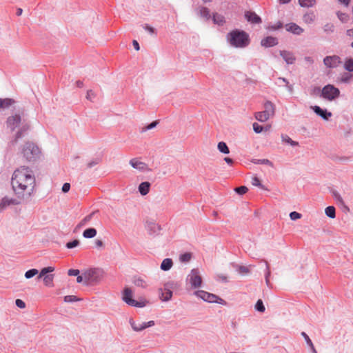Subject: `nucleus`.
Returning a JSON list of instances; mask_svg holds the SVG:
<instances>
[{
    "label": "nucleus",
    "instance_id": "1",
    "mask_svg": "<svg viewBox=\"0 0 353 353\" xmlns=\"http://www.w3.org/2000/svg\"><path fill=\"white\" fill-rule=\"evenodd\" d=\"M11 185L18 199H24L26 195L30 196L35 185L32 170L26 166L17 169L12 174Z\"/></svg>",
    "mask_w": 353,
    "mask_h": 353
},
{
    "label": "nucleus",
    "instance_id": "2",
    "mask_svg": "<svg viewBox=\"0 0 353 353\" xmlns=\"http://www.w3.org/2000/svg\"><path fill=\"white\" fill-rule=\"evenodd\" d=\"M6 125L11 131L18 128L14 139L12 141V143H16L19 139L23 137L30 128L29 121L22 117L19 113H15L8 117L6 120Z\"/></svg>",
    "mask_w": 353,
    "mask_h": 353
},
{
    "label": "nucleus",
    "instance_id": "3",
    "mask_svg": "<svg viewBox=\"0 0 353 353\" xmlns=\"http://www.w3.org/2000/svg\"><path fill=\"white\" fill-rule=\"evenodd\" d=\"M226 39L230 46L235 48H245L250 43L249 34L244 30L239 29L228 32Z\"/></svg>",
    "mask_w": 353,
    "mask_h": 353
},
{
    "label": "nucleus",
    "instance_id": "4",
    "mask_svg": "<svg viewBox=\"0 0 353 353\" xmlns=\"http://www.w3.org/2000/svg\"><path fill=\"white\" fill-rule=\"evenodd\" d=\"M104 272L100 268H91L83 272L84 283H97L103 278Z\"/></svg>",
    "mask_w": 353,
    "mask_h": 353
},
{
    "label": "nucleus",
    "instance_id": "5",
    "mask_svg": "<svg viewBox=\"0 0 353 353\" xmlns=\"http://www.w3.org/2000/svg\"><path fill=\"white\" fill-rule=\"evenodd\" d=\"M39 153L40 150L38 146L31 142L26 143L22 149L23 156L28 161H35Z\"/></svg>",
    "mask_w": 353,
    "mask_h": 353
},
{
    "label": "nucleus",
    "instance_id": "6",
    "mask_svg": "<svg viewBox=\"0 0 353 353\" xmlns=\"http://www.w3.org/2000/svg\"><path fill=\"white\" fill-rule=\"evenodd\" d=\"M340 96L339 88L332 84L325 85L321 92L320 97L328 101H334Z\"/></svg>",
    "mask_w": 353,
    "mask_h": 353
},
{
    "label": "nucleus",
    "instance_id": "7",
    "mask_svg": "<svg viewBox=\"0 0 353 353\" xmlns=\"http://www.w3.org/2000/svg\"><path fill=\"white\" fill-rule=\"evenodd\" d=\"M123 301L130 306L143 307L146 305L145 301H136L132 299V291L129 288H125L122 296Z\"/></svg>",
    "mask_w": 353,
    "mask_h": 353
},
{
    "label": "nucleus",
    "instance_id": "8",
    "mask_svg": "<svg viewBox=\"0 0 353 353\" xmlns=\"http://www.w3.org/2000/svg\"><path fill=\"white\" fill-rule=\"evenodd\" d=\"M194 294L197 297L208 303H216L221 305L225 303V301L219 296L204 290H197L194 292Z\"/></svg>",
    "mask_w": 353,
    "mask_h": 353
},
{
    "label": "nucleus",
    "instance_id": "9",
    "mask_svg": "<svg viewBox=\"0 0 353 353\" xmlns=\"http://www.w3.org/2000/svg\"><path fill=\"white\" fill-rule=\"evenodd\" d=\"M186 281L190 283L192 288H199L202 283V279L198 269H192L188 275Z\"/></svg>",
    "mask_w": 353,
    "mask_h": 353
},
{
    "label": "nucleus",
    "instance_id": "10",
    "mask_svg": "<svg viewBox=\"0 0 353 353\" xmlns=\"http://www.w3.org/2000/svg\"><path fill=\"white\" fill-rule=\"evenodd\" d=\"M341 63V58L337 55L327 56L323 59V63L329 68H336Z\"/></svg>",
    "mask_w": 353,
    "mask_h": 353
},
{
    "label": "nucleus",
    "instance_id": "11",
    "mask_svg": "<svg viewBox=\"0 0 353 353\" xmlns=\"http://www.w3.org/2000/svg\"><path fill=\"white\" fill-rule=\"evenodd\" d=\"M20 203L21 202L17 199L5 196L0 201V210H3L10 205H19Z\"/></svg>",
    "mask_w": 353,
    "mask_h": 353
},
{
    "label": "nucleus",
    "instance_id": "12",
    "mask_svg": "<svg viewBox=\"0 0 353 353\" xmlns=\"http://www.w3.org/2000/svg\"><path fill=\"white\" fill-rule=\"evenodd\" d=\"M311 108L316 114L321 117L323 120H328L332 117V113L328 112L326 109H323L318 105L312 106Z\"/></svg>",
    "mask_w": 353,
    "mask_h": 353
},
{
    "label": "nucleus",
    "instance_id": "13",
    "mask_svg": "<svg viewBox=\"0 0 353 353\" xmlns=\"http://www.w3.org/2000/svg\"><path fill=\"white\" fill-rule=\"evenodd\" d=\"M244 17L248 22L253 24H259L262 22L261 18L252 11H246Z\"/></svg>",
    "mask_w": 353,
    "mask_h": 353
},
{
    "label": "nucleus",
    "instance_id": "14",
    "mask_svg": "<svg viewBox=\"0 0 353 353\" xmlns=\"http://www.w3.org/2000/svg\"><path fill=\"white\" fill-rule=\"evenodd\" d=\"M278 44V39L276 37L268 36L263 38L261 41V45L265 48L275 46Z\"/></svg>",
    "mask_w": 353,
    "mask_h": 353
},
{
    "label": "nucleus",
    "instance_id": "15",
    "mask_svg": "<svg viewBox=\"0 0 353 353\" xmlns=\"http://www.w3.org/2000/svg\"><path fill=\"white\" fill-rule=\"evenodd\" d=\"M130 165L139 171H145L148 168V165L145 163L140 161L138 159L134 158L130 161Z\"/></svg>",
    "mask_w": 353,
    "mask_h": 353
},
{
    "label": "nucleus",
    "instance_id": "16",
    "mask_svg": "<svg viewBox=\"0 0 353 353\" xmlns=\"http://www.w3.org/2000/svg\"><path fill=\"white\" fill-rule=\"evenodd\" d=\"M285 29L296 35H300L303 32V29L294 23H289L285 25Z\"/></svg>",
    "mask_w": 353,
    "mask_h": 353
},
{
    "label": "nucleus",
    "instance_id": "17",
    "mask_svg": "<svg viewBox=\"0 0 353 353\" xmlns=\"http://www.w3.org/2000/svg\"><path fill=\"white\" fill-rule=\"evenodd\" d=\"M280 55L288 65H292L295 62L296 58L293 53L287 50H281Z\"/></svg>",
    "mask_w": 353,
    "mask_h": 353
},
{
    "label": "nucleus",
    "instance_id": "18",
    "mask_svg": "<svg viewBox=\"0 0 353 353\" xmlns=\"http://www.w3.org/2000/svg\"><path fill=\"white\" fill-rule=\"evenodd\" d=\"M147 230L150 234L157 235L161 230V226L154 222H150L147 225Z\"/></svg>",
    "mask_w": 353,
    "mask_h": 353
},
{
    "label": "nucleus",
    "instance_id": "19",
    "mask_svg": "<svg viewBox=\"0 0 353 353\" xmlns=\"http://www.w3.org/2000/svg\"><path fill=\"white\" fill-rule=\"evenodd\" d=\"M263 106L265 112L270 117H272L275 114V105L271 101H267Z\"/></svg>",
    "mask_w": 353,
    "mask_h": 353
},
{
    "label": "nucleus",
    "instance_id": "20",
    "mask_svg": "<svg viewBox=\"0 0 353 353\" xmlns=\"http://www.w3.org/2000/svg\"><path fill=\"white\" fill-rule=\"evenodd\" d=\"M150 183L148 181L142 182L139 185V192L142 196H145L148 194L150 188Z\"/></svg>",
    "mask_w": 353,
    "mask_h": 353
},
{
    "label": "nucleus",
    "instance_id": "21",
    "mask_svg": "<svg viewBox=\"0 0 353 353\" xmlns=\"http://www.w3.org/2000/svg\"><path fill=\"white\" fill-rule=\"evenodd\" d=\"M154 325V321H150L148 322H143L141 324H139V327H134L133 326V330L135 332H141L145 328L150 327Z\"/></svg>",
    "mask_w": 353,
    "mask_h": 353
},
{
    "label": "nucleus",
    "instance_id": "22",
    "mask_svg": "<svg viewBox=\"0 0 353 353\" xmlns=\"http://www.w3.org/2000/svg\"><path fill=\"white\" fill-rule=\"evenodd\" d=\"M14 103L15 101L10 98L0 99V109L8 108Z\"/></svg>",
    "mask_w": 353,
    "mask_h": 353
},
{
    "label": "nucleus",
    "instance_id": "23",
    "mask_svg": "<svg viewBox=\"0 0 353 353\" xmlns=\"http://www.w3.org/2000/svg\"><path fill=\"white\" fill-rule=\"evenodd\" d=\"M172 260L170 258H166L163 260L161 264V269L163 271H168L172 268Z\"/></svg>",
    "mask_w": 353,
    "mask_h": 353
},
{
    "label": "nucleus",
    "instance_id": "24",
    "mask_svg": "<svg viewBox=\"0 0 353 353\" xmlns=\"http://www.w3.org/2000/svg\"><path fill=\"white\" fill-rule=\"evenodd\" d=\"M212 21L214 23L217 24L219 26H223L225 21V17L219 13H214L212 16Z\"/></svg>",
    "mask_w": 353,
    "mask_h": 353
},
{
    "label": "nucleus",
    "instance_id": "25",
    "mask_svg": "<svg viewBox=\"0 0 353 353\" xmlns=\"http://www.w3.org/2000/svg\"><path fill=\"white\" fill-rule=\"evenodd\" d=\"M97 230L94 228L85 229L83 232V236L85 239H91L97 235Z\"/></svg>",
    "mask_w": 353,
    "mask_h": 353
},
{
    "label": "nucleus",
    "instance_id": "26",
    "mask_svg": "<svg viewBox=\"0 0 353 353\" xmlns=\"http://www.w3.org/2000/svg\"><path fill=\"white\" fill-rule=\"evenodd\" d=\"M255 118L260 122H265L268 121L270 117L268 116L265 111L258 112L255 114Z\"/></svg>",
    "mask_w": 353,
    "mask_h": 353
},
{
    "label": "nucleus",
    "instance_id": "27",
    "mask_svg": "<svg viewBox=\"0 0 353 353\" xmlns=\"http://www.w3.org/2000/svg\"><path fill=\"white\" fill-rule=\"evenodd\" d=\"M199 14L200 17L205 19L206 20H209L211 17L210 10L206 7L199 8Z\"/></svg>",
    "mask_w": 353,
    "mask_h": 353
},
{
    "label": "nucleus",
    "instance_id": "28",
    "mask_svg": "<svg viewBox=\"0 0 353 353\" xmlns=\"http://www.w3.org/2000/svg\"><path fill=\"white\" fill-rule=\"evenodd\" d=\"M234 268L241 274H247L250 272V269L247 266L233 264Z\"/></svg>",
    "mask_w": 353,
    "mask_h": 353
},
{
    "label": "nucleus",
    "instance_id": "29",
    "mask_svg": "<svg viewBox=\"0 0 353 353\" xmlns=\"http://www.w3.org/2000/svg\"><path fill=\"white\" fill-rule=\"evenodd\" d=\"M323 32L328 34L334 32L335 26L332 23H327L323 27Z\"/></svg>",
    "mask_w": 353,
    "mask_h": 353
},
{
    "label": "nucleus",
    "instance_id": "30",
    "mask_svg": "<svg viewBox=\"0 0 353 353\" xmlns=\"http://www.w3.org/2000/svg\"><path fill=\"white\" fill-rule=\"evenodd\" d=\"M281 140L283 143H286L290 144L291 146H297L299 143L293 141L289 136L287 134H281Z\"/></svg>",
    "mask_w": 353,
    "mask_h": 353
},
{
    "label": "nucleus",
    "instance_id": "31",
    "mask_svg": "<svg viewBox=\"0 0 353 353\" xmlns=\"http://www.w3.org/2000/svg\"><path fill=\"white\" fill-rule=\"evenodd\" d=\"M217 148L221 153L225 154L230 153L229 148L228 147L227 144L223 141H221L218 143Z\"/></svg>",
    "mask_w": 353,
    "mask_h": 353
},
{
    "label": "nucleus",
    "instance_id": "32",
    "mask_svg": "<svg viewBox=\"0 0 353 353\" xmlns=\"http://www.w3.org/2000/svg\"><path fill=\"white\" fill-rule=\"evenodd\" d=\"M252 162L256 165H268L270 167H273V163L267 159H253Z\"/></svg>",
    "mask_w": 353,
    "mask_h": 353
},
{
    "label": "nucleus",
    "instance_id": "33",
    "mask_svg": "<svg viewBox=\"0 0 353 353\" xmlns=\"http://www.w3.org/2000/svg\"><path fill=\"white\" fill-rule=\"evenodd\" d=\"M303 19L305 23L310 24L314 22L315 15L313 12H308L303 15Z\"/></svg>",
    "mask_w": 353,
    "mask_h": 353
},
{
    "label": "nucleus",
    "instance_id": "34",
    "mask_svg": "<svg viewBox=\"0 0 353 353\" xmlns=\"http://www.w3.org/2000/svg\"><path fill=\"white\" fill-rule=\"evenodd\" d=\"M325 213L329 218L334 219L336 216V209L334 206H328L325 208Z\"/></svg>",
    "mask_w": 353,
    "mask_h": 353
},
{
    "label": "nucleus",
    "instance_id": "35",
    "mask_svg": "<svg viewBox=\"0 0 353 353\" xmlns=\"http://www.w3.org/2000/svg\"><path fill=\"white\" fill-rule=\"evenodd\" d=\"M299 5L303 8H310L314 6L316 0H299Z\"/></svg>",
    "mask_w": 353,
    "mask_h": 353
},
{
    "label": "nucleus",
    "instance_id": "36",
    "mask_svg": "<svg viewBox=\"0 0 353 353\" xmlns=\"http://www.w3.org/2000/svg\"><path fill=\"white\" fill-rule=\"evenodd\" d=\"M161 290L162 291L161 295V299H162V301H168L169 300L171 299L172 296V291L163 290V289H161Z\"/></svg>",
    "mask_w": 353,
    "mask_h": 353
},
{
    "label": "nucleus",
    "instance_id": "37",
    "mask_svg": "<svg viewBox=\"0 0 353 353\" xmlns=\"http://www.w3.org/2000/svg\"><path fill=\"white\" fill-rule=\"evenodd\" d=\"M176 287L177 283L175 281H170L164 284L163 290L172 291Z\"/></svg>",
    "mask_w": 353,
    "mask_h": 353
},
{
    "label": "nucleus",
    "instance_id": "38",
    "mask_svg": "<svg viewBox=\"0 0 353 353\" xmlns=\"http://www.w3.org/2000/svg\"><path fill=\"white\" fill-rule=\"evenodd\" d=\"M54 270V268L53 267H51V266H48V267H46V268H43L39 276H38V279H41L42 277H44L46 275H48L47 274L48 273H50L52 272H53Z\"/></svg>",
    "mask_w": 353,
    "mask_h": 353
},
{
    "label": "nucleus",
    "instance_id": "39",
    "mask_svg": "<svg viewBox=\"0 0 353 353\" xmlns=\"http://www.w3.org/2000/svg\"><path fill=\"white\" fill-rule=\"evenodd\" d=\"M53 279H54V275L53 274L46 275L43 277L44 284L46 286H48V287L53 286Z\"/></svg>",
    "mask_w": 353,
    "mask_h": 353
},
{
    "label": "nucleus",
    "instance_id": "40",
    "mask_svg": "<svg viewBox=\"0 0 353 353\" xmlns=\"http://www.w3.org/2000/svg\"><path fill=\"white\" fill-rule=\"evenodd\" d=\"M192 258L191 253L185 252L180 255L179 260L182 263H188L190 261Z\"/></svg>",
    "mask_w": 353,
    "mask_h": 353
},
{
    "label": "nucleus",
    "instance_id": "41",
    "mask_svg": "<svg viewBox=\"0 0 353 353\" xmlns=\"http://www.w3.org/2000/svg\"><path fill=\"white\" fill-rule=\"evenodd\" d=\"M255 309L256 310H257L258 312H264L265 310V305L262 301V300L261 299H259L256 304H255Z\"/></svg>",
    "mask_w": 353,
    "mask_h": 353
},
{
    "label": "nucleus",
    "instance_id": "42",
    "mask_svg": "<svg viewBox=\"0 0 353 353\" xmlns=\"http://www.w3.org/2000/svg\"><path fill=\"white\" fill-rule=\"evenodd\" d=\"M38 270L37 269H30L26 272L25 273V277L28 279L32 278L35 275L38 274Z\"/></svg>",
    "mask_w": 353,
    "mask_h": 353
},
{
    "label": "nucleus",
    "instance_id": "43",
    "mask_svg": "<svg viewBox=\"0 0 353 353\" xmlns=\"http://www.w3.org/2000/svg\"><path fill=\"white\" fill-rule=\"evenodd\" d=\"M344 68L346 70L349 72H353V59H348L345 62Z\"/></svg>",
    "mask_w": 353,
    "mask_h": 353
},
{
    "label": "nucleus",
    "instance_id": "44",
    "mask_svg": "<svg viewBox=\"0 0 353 353\" xmlns=\"http://www.w3.org/2000/svg\"><path fill=\"white\" fill-rule=\"evenodd\" d=\"M94 215V212L90 213V214L85 216L79 223V226L85 225L92 218Z\"/></svg>",
    "mask_w": 353,
    "mask_h": 353
},
{
    "label": "nucleus",
    "instance_id": "45",
    "mask_svg": "<svg viewBox=\"0 0 353 353\" xmlns=\"http://www.w3.org/2000/svg\"><path fill=\"white\" fill-rule=\"evenodd\" d=\"M158 124V121H152V123H150V124H148V125H146L145 127L143 128L141 130V132H145L149 130H152L153 128H154Z\"/></svg>",
    "mask_w": 353,
    "mask_h": 353
},
{
    "label": "nucleus",
    "instance_id": "46",
    "mask_svg": "<svg viewBox=\"0 0 353 353\" xmlns=\"http://www.w3.org/2000/svg\"><path fill=\"white\" fill-rule=\"evenodd\" d=\"M283 27V23L281 21H277L276 23L274 24H271L269 26L268 29L270 30H277Z\"/></svg>",
    "mask_w": 353,
    "mask_h": 353
},
{
    "label": "nucleus",
    "instance_id": "47",
    "mask_svg": "<svg viewBox=\"0 0 353 353\" xmlns=\"http://www.w3.org/2000/svg\"><path fill=\"white\" fill-rule=\"evenodd\" d=\"M248 189L246 186L242 185L237 187L234 189V191L239 195H243L248 192Z\"/></svg>",
    "mask_w": 353,
    "mask_h": 353
},
{
    "label": "nucleus",
    "instance_id": "48",
    "mask_svg": "<svg viewBox=\"0 0 353 353\" xmlns=\"http://www.w3.org/2000/svg\"><path fill=\"white\" fill-rule=\"evenodd\" d=\"M80 242L77 239H74L72 241L68 242L65 245L68 249H72L74 248L77 247L79 245Z\"/></svg>",
    "mask_w": 353,
    "mask_h": 353
},
{
    "label": "nucleus",
    "instance_id": "49",
    "mask_svg": "<svg viewBox=\"0 0 353 353\" xmlns=\"http://www.w3.org/2000/svg\"><path fill=\"white\" fill-rule=\"evenodd\" d=\"M331 193H332V196L334 197V199L335 200H336L340 203H343V200L341 196L340 195V194L336 190H332L331 191Z\"/></svg>",
    "mask_w": 353,
    "mask_h": 353
},
{
    "label": "nucleus",
    "instance_id": "50",
    "mask_svg": "<svg viewBox=\"0 0 353 353\" xmlns=\"http://www.w3.org/2000/svg\"><path fill=\"white\" fill-rule=\"evenodd\" d=\"M336 15L339 19L343 23L346 22L348 19V15L345 13L337 12Z\"/></svg>",
    "mask_w": 353,
    "mask_h": 353
},
{
    "label": "nucleus",
    "instance_id": "51",
    "mask_svg": "<svg viewBox=\"0 0 353 353\" xmlns=\"http://www.w3.org/2000/svg\"><path fill=\"white\" fill-rule=\"evenodd\" d=\"M79 299L74 295H67L64 296V301L67 303H72L78 301Z\"/></svg>",
    "mask_w": 353,
    "mask_h": 353
},
{
    "label": "nucleus",
    "instance_id": "52",
    "mask_svg": "<svg viewBox=\"0 0 353 353\" xmlns=\"http://www.w3.org/2000/svg\"><path fill=\"white\" fill-rule=\"evenodd\" d=\"M352 75L350 73H345L342 75L341 81L343 83H349L352 79Z\"/></svg>",
    "mask_w": 353,
    "mask_h": 353
},
{
    "label": "nucleus",
    "instance_id": "53",
    "mask_svg": "<svg viewBox=\"0 0 353 353\" xmlns=\"http://www.w3.org/2000/svg\"><path fill=\"white\" fill-rule=\"evenodd\" d=\"M301 214L297 212H292L290 213V218L292 221H296L301 217Z\"/></svg>",
    "mask_w": 353,
    "mask_h": 353
},
{
    "label": "nucleus",
    "instance_id": "54",
    "mask_svg": "<svg viewBox=\"0 0 353 353\" xmlns=\"http://www.w3.org/2000/svg\"><path fill=\"white\" fill-rule=\"evenodd\" d=\"M252 125H253V130H254V132L256 134L261 133L263 130V127L262 125L258 124L257 123H254Z\"/></svg>",
    "mask_w": 353,
    "mask_h": 353
},
{
    "label": "nucleus",
    "instance_id": "55",
    "mask_svg": "<svg viewBox=\"0 0 353 353\" xmlns=\"http://www.w3.org/2000/svg\"><path fill=\"white\" fill-rule=\"evenodd\" d=\"M134 284L137 286H139V287H142V288H144L145 285H144V281L141 279V278H137V279H134V281H133Z\"/></svg>",
    "mask_w": 353,
    "mask_h": 353
},
{
    "label": "nucleus",
    "instance_id": "56",
    "mask_svg": "<svg viewBox=\"0 0 353 353\" xmlns=\"http://www.w3.org/2000/svg\"><path fill=\"white\" fill-rule=\"evenodd\" d=\"M99 161H100V159L96 158V159L90 161V162H88L87 167L88 168H91L94 167V165H97L99 163Z\"/></svg>",
    "mask_w": 353,
    "mask_h": 353
},
{
    "label": "nucleus",
    "instance_id": "57",
    "mask_svg": "<svg viewBox=\"0 0 353 353\" xmlns=\"http://www.w3.org/2000/svg\"><path fill=\"white\" fill-rule=\"evenodd\" d=\"M264 263L265 264V279H267L270 276L271 272L268 263L266 261H264Z\"/></svg>",
    "mask_w": 353,
    "mask_h": 353
},
{
    "label": "nucleus",
    "instance_id": "58",
    "mask_svg": "<svg viewBox=\"0 0 353 353\" xmlns=\"http://www.w3.org/2000/svg\"><path fill=\"white\" fill-rule=\"evenodd\" d=\"M143 28L148 31L150 34H155V29L151 26H150L148 24H143L142 26Z\"/></svg>",
    "mask_w": 353,
    "mask_h": 353
},
{
    "label": "nucleus",
    "instance_id": "59",
    "mask_svg": "<svg viewBox=\"0 0 353 353\" xmlns=\"http://www.w3.org/2000/svg\"><path fill=\"white\" fill-rule=\"evenodd\" d=\"M301 336L304 338L307 345H312V341L305 332H301Z\"/></svg>",
    "mask_w": 353,
    "mask_h": 353
},
{
    "label": "nucleus",
    "instance_id": "60",
    "mask_svg": "<svg viewBox=\"0 0 353 353\" xmlns=\"http://www.w3.org/2000/svg\"><path fill=\"white\" fill-rule=\"evenodd\" d=\"M15 304H16V305H17L18 307L21 308V309H23V308H25V307H26V303H25V302H24L23 300H21V299H16V301H15Z\"/></svg>",
    "mask_w": 353,
    "mask_h": 353
},
{
    "label": "nucleus",
    "instance_id": "61",
    "mask_svg": "<svg viewBox=\"0 0 353 353\" xmlns=\"http://www.w3.org/2000/svg\"><path fill=\"white\" fill-rule=\"evenodd\" d=\"M79 274V270L77 269H70L68 272V274L69 276H78Z\"/></svg>",
    "mask_w": 353,
    "mask_h": 353
},
{
    "label": "nucleus",
    "instance_id": "62",
    "mask_svg": "<svg viewBox=\"0 0 353 353\" xmlns=\"http://www.w3.org/2000/svg\"><path fill=\"white\" fill-rule=\"evenodd\" d=\"M252 183L253 185H255V186H259V187H262L263 186L261 183V181H260V180L256 176H255V177H254L252 179Z\"/></svg>",
    "mask_w": 353,
    "mask_h": 353
},
{
    "label": "nucleus",
    "instance_id": "63",
    "mask_svg": "<svg viewBox=\"0 0 353 353\" xmlns=\"http://www.w3.org/2000/svg\"><path fill=\"white\" fill-rule=\"evenodd\" d=\"M94 97V92L92 90H88L87 94H86L87 99L92 101Z\"/></svg>",
    "mask_w": 353,
    "mask_h": 353
},
{
    "label": "nucleus",
    "instance_id": "64",
    "mask_svg": "<svg viewBox=\"0 0 353 353\" xmlns=\"http://www.w3.org/2000/svg\"><path fill=\"white\" fill-rule=\"evenodd\" d=\"M70 189V184L68 183H65L62 186V191L63 192H68Z\"/></svg>",
    "mask_w": 353,
    "mask_h": 353
}]
</instances>
